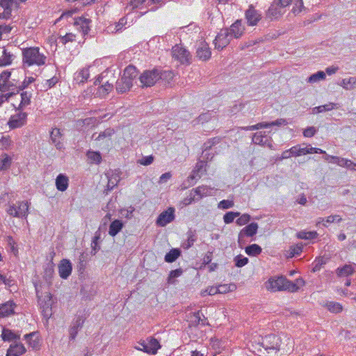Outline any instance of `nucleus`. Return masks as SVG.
Instances as JSON below:
<instances>
[{"mask_svg": "<svg viewBox=\"0 0 356 356\" xmlns=\"http://www.w3.org/2000/svg\"><path fill=\"white\" fill-rule=\"evenodd\" d=\"M133 86V83L129 81H127L123 76L118 79L115 83V89L118 93H124L129 90Z\"/></svg>", "mask_w": 356, "mask_h": 356, "instance_id": "obj_24", "label": "nucleus"}, {"mask_svg": "<svg viewBox=\"0 0 356 356\" xmlns=\"http://www.w3.org/2000/svg\"><path fill=\"white\" fill-rule=\"evenodd\" d=\"M211 118V113L207 111V113L200 114L193 122L196 124H204L209 122Z\"/></svg>", "mask_w": 356, "mask_h": 356, "instance_id": "obj_56", "label": "nucleus"}, {"mask_svg": "<svg viewBox=\"0 0 356 356\" xmlns=\"http://www.w3.org/2000/svg\"><path fill=\"white\" fill-rule=\"evenodd\" d=\"M214 155V153L209 152V151H202L201 156L202 161H200L196 165V168H198V170L203 168L204 163L211 161Z\"/></svg>", "mask_w": 356, "mask_h": 356, "instance_id": "obj_41", "label": "nucleus"}, {"mask_svg": "<svg viewBox=\"0 0 356 356\" xmlns=\"http://www.w3.org/2000/svg\"><path fill=\"white\" fill-rule=\"evenodd\" d=\"M318 236V234L315 231H301L297 234V237L300 239L312 240L315 239Z\"/></svg>", "mask_w": 356, "mask_h": 356, "instance_id": "obj_49", "label": "nucleus"}, {"mask_svg": "<svg viewBox=\"0 0 356 356\" xmlns=\"http://www.w3.org/2000/svg\"><path fill=\"white\" fill-rule=\"evenodd\" d=\"M234 206V202L229 200H222L218 204V208L221 209H228Z\"/></svg>", "mask_w": 356, "mask_h": 356, "instance_id": "obj_63", "label": "nucleus"}, {"mask_svg": "<svg viewBox=\"0 0 356 356\" xmlns=\"http://www.w3.org/2000/svg\"><path fill=\"white\" fill-rule=\"evenodd\" d=\"M1 337L3 341L16 343L19 340L20 335L8 328L2 327Z\"/></svg>", "mask_w": 356, "mask_h": 356, "instance_id": "obj_19", "label": "nucleus"}, {"mask_svg": "<svg viewBox=\"0 0 356 356\" xmlns=\"http://www.w3.org/2000/svg\"><path fill=\"white\" fill-rule=\"evenodd\" d=\"M86 156L91 163L99 164L102 162V154L98 151L88 150Z\"/></svg>", "mask_w": 356, "mask_h": 356, "instance_id": "obj_40", "label": "nucleus"}, {"mask_svg": "<svg viewBox=\"0 0 356 356\" xmlns=\"http://www.w3.org/2000/svg\"><path fill=\"white\" fill-rule=\"evenodd\" d=\"M16 213L19 216H15L16 218H23L26 217L28 215L29 205L27 202L22 201L17 202V205H16Z\"/></svg>", "mask_w": 356, "mask_h": 356, "instance_id": "obj_32", "label": "nucleus"}, {"mask_svg": "<svg viewBox=\"0 0 356 356\" xmlns=\"http://www.w3.org/2000/svg\"><path fill=\"white\" fill-rule=\"evenodd\" d=\"M200 170L193 171L191 175H190L188 178L184 181V182L181 184V189H186L188 187L193 186L195 184V180L197 179V177H198L200 178V175H199V172Z\"/></svg>", "mask_w": 356, "mask_h": 356, "instance_id": "obj_35", "label": "nucleus"}, {"mask_svg": "<svg viewBox=\"0 0 356 356\" xmlns=\"http://www.w3.org/2000/svg\"><path fill=\"white\" fill-rule=\"evenodd\" d=\"M337 159L338 160L337 165H338L339 166L346 167L348 169L354 170L356 171V168H355V167H356V163H353L352 161L348 159L341 157H339V159Z\"/></svg>", "mask_w": 356, "mask_h": 356, "instance_id": "obj_44", "label": "nucleus"}, {"mask_svg": "<svg viewBox=\"0 0 356 356\" xmlns=\"http://www.w3.org/2000/svg\"><path fill=\"white\" fill-rule=\"evenodd\" d=\"M86 318H87V316H86V314L78 316L76 317V318H74L73 320L72 325L76 327L81 329Z\"/></svg>", "mask_w": 356, "mask_h": 356, "instance_id": "obj_57", "label": "nucleus"}, {"mask_svg": "<svg viewBox=\"0 0 356 356\" xmlns=\"http://www.w3.org/2000/svg\"><path fill=\"white\" fill-rule=\"evenodd\" d=\"M266 288L272 291H288L290 292H296L294 286L289 284V280L283 276L277 278L269 279Z\"/></svg>", "mask_w": 356, "mask_h": 356, "instance_id": "obj_2", "label": "nucleus"}, {"mask_svg": "<svg viewBox=\"0 0 356 356\" xmlns=\"http://www.w3.org/2000/svg\"><path fill=\"white\" fill-rule=\"evenodd\" d=\"M12 163V158L7 154L2 155V159L0 161V170L3 171L10 168Z\"/></svg>", "mask_w": 356, "mask_h": 356, "instance_id": "obj_47", "label": "nucleus"}, {"mask_svg": "<svg viewBox=\"0 0 356 356\" xmlns=\"http://www.w3.org/2000/svg\"><path fill=\"white\" fill-rule=\"evenodd\" d=\"M183 273L181 268H177L170 272L168 277V283L169 284H175L176 283V278L180 277Z\"/></svg>", "mask_w": 356, "mask_h": 356, "instance_id": "obj_48", "label": "nucleus"}, {"mask_svg": "<svg viewBox=\"0 0 356 356\" xmlns=\"http://www.w3.org/2000/svg\"><path fill=\"white\" fill-rule=\"evenodd\" d=\"M266 140H264V139H263V132L262 131L257 132L253 134L252 143L256 145H264L266 143Z\"/></svg>", "mask_w": 356, "mask_h": 356, "instance_id": "obj_58", "label": "nucleus"}, {"mask_svg": "<svg viewBox=\"0 0 356 356\" xmlns=\"http://www.w3.org/2000/svg\"><path fill=\"white\" fill-rule=\"evenodd\" d=\"M324 264H325V261L324 260L323 258H321V257L316 258L314 262V266H313L312 271L316 272V271L320 270V269Z\"/></svg>", "mask_w": 356, "mask_h": 356, "instance_id": "obj_62", "label": "nucleus"}, {"mask_svg": "<svg viewBox=\"0 0 356 356\" xmlns=\"http://www.w3.org/2000/svg\"><path fill=\"white\" fill-rule=\"evenodd\" d=\"M245 253L250 257H257L262 252V248L258 244L254 243L245 248Z\"/></svg>", "mask_w": 356, "mask_h": 356, "instance_id": "obj_37", "label": "nucleus"}, {"mask_svg": "<svg viewBox=\"0 0 356 356\" xmlns=\"http://www.w3.org/2000/svg\"><path fill=\"white\" fill-rule=\"evenodd\" d=\"M293 156H300L302 155H306L308 154H323L325 151L318 148L312 147L309 145L305 147H301L300 145L292 147Z\"/></svg>", "mask_w": 356, "mask_h": 356, "instance_id": "obj_11", "label": "nucleus"}, {"mask_svg": "<svg viewBox=\"0 0 356 356\" xmlns=\"http://www.w3.org/2000/svg\"><path fill=\"white\" fill-rule=\"evenodd\" d=\"M69 186V179L64 174H59L56 179V188L61 192L65 191Z\"/></svg>", "mask_w": 356, "mask_h": 356, "instance_id": "obj_26", "label": "nucleus"}, {"mask_svg": "<svg viewBox=\"0 0 356 356\" xmlns=\"http://www.w3.org/2000/svg\"><path fill=\"white\" fill-rule=\"evenodd\" d=\"M120 174L121 172L120 170H115V172H113L112 175L108 177V184L104 192V193L108 194L109 191H111L113 188L118 185L120 181Z\"/></svg>", "mask_w": 356, "mask_h": 356, "instance_id": "obj_20", "label": "nucleus"}, {"mask_svg": "<svg viewBox=\"0 0 356 356\" xmlns=\"http://www.w3.org/2000/svg\"><path fill=\"white\" fill-rule=\"evenodd\" d=\"M138 71L137 68L133 65H129L125 67L122 76L133 83V81L138 76Z\"/></svg>", "mask_w": 356, "mask_h": 356, "instance_id": "obj_27", "label": "nucleus"}, {"mask_svg": "<svg viewBox=\"0 0 356 356\" xmlns=\"http://www.w3.org/2000/svg\"><path fill=\"white\" fill-rule=\"evenodd\" d=\"M186 235L187 239L182 243L181 247L185 250H188L193 245L194 243L197 241V236L196 230L192 229H189L188 230V232H186Z\"/></svg>", "mask_w": 356, "mask_h": 356, "instance_id": "obj_22", "label": "nucleus"}, {"mask_svg": "<svg viewBox=\"0 0 356 356\" xmlns=\"http://www.w3.org/2000/svg\"><path fill=\"white\" fill-rule=\"evenodd\" d=\"M38 47H29L23 49V63L28 66L42 65L45 63L46 56L40 53Z\"/></svg>", "mask_w": 356, "mask_h": 356, "instance_id": "obj_1", "label": "nucleus"}, {"mask_svg": "<svg viewBox=\"0 0 356 356\" xmlns=\"http://www.w3.org/2000/svg\"><path fill=\"white\" fill-rule=\"evenodd\" d=\"M240 214L238 211H228L223 216V220L225 224H230L233 222L235 218L238 217Z\"/></svg>", "mask_w": 356, "mask_h": 356, "instance_id": "obj_52", "label": "nucleus"}, {"mask_svg": "<svg viewBox=\"0 0 356 356\" xmlns=\"http://www.w3.org/2000/svg\"><path fill=\"white\" fill-rule=\"evenodd\" d=\"M238 217L239 218L236 220V223L239 226L246 225L251 220L250 215L248 213L240 215Z\"/></svg>", "mask_w": 356, "mask_h": 356, "instance_id": "obj_59", "label": "nucleus"}, {"mask_svg": "<svg viewBox=\"0 0 356 356\" xmlns=\"http://www.w3.org/2000/svg\"><path fill=\"white\" fill-rule=\"evenodd\" d=\"M318 129L315 127H307L304 129L302 134L305 137L311 138L313 137L317 132Z\"/></svg>", "mask_w": 356, "mask_h": 356, "instance_id": "obj_61", "label": "nucleus"}, {"mask_svg": "<svg viewBox=\"0 0 356 356\" xmlns=\"http://www.w3.org/2000/svg\"><path fill=\"white\" fill-rule=\"evenodd\" d=\"M159 72V81L161 80L169 83L174 77V72L172 70H163L161 68L158 67Z\"/></svg>", "mask_w": 356, "mask_h": 356, "instance_id": "obj_36", "label": "nucleus"}, {"mask_svg": "<svg viewBox=\"0 0 356 356\" xmlns=\"http://www.w3.org/2000/svg\"><path fill=\"white\" fill-rule=\"evenodd\" d=\"M15 56L8 52L7 49H4L3 51V55L0 58V67H5L12 63L13 59Z\"/></svg>", "mask_w": 356, "mask_h": 356, "instance_id": "obj_39", "label": "nucleus"}, {"mask_svg": "<svg viewBox=\"0 0 356 356\" xmlns=\"http://www.w3.org/2000/svg\"><path fill=\"white\" fill-rule=\"evenodd\" d=\"M55 256V252H52L51 253V260L47 264L44 269V275L43 277L45 280L46 282H51V279L53 277L54 273V264L53 262L54 257Z\"/></svg>", "mask_w": 356, "mask_h": 356, "instance_id": "obj_23", "label": "nucleus"}, {"mask_svg": "<svg viewBox=\"0 0 356 356\" xmlns=\"http://www.w3.org/2000/svg\"><path fill=\"white\" fill-rule=\"evenodd\" d=\"M325 73L323 71H318L308 77L307 81L314 83L325 79Z\"/></svg>", "mask_w": 356, "mask_h": 356, "instance_id": "obj_50", "label": "nucleus"}, {"mask_svg": "<svg viewBox=\"0 0 356 356\" xmlns=\"http://www.w3.org/2000/svg\"><path fill=\"white\" fill-rule=\"evenodd\" d=\"M291 3H294L291 12L296 15H298L302 10L305 9L302 0H293Z\"/></svg>", "mask_w": 356, "mask_h": 356, "instance_id": "obj_54", "label": "nucleus"}, {"mask_svg": "<svg viewBox=\"0 0 356 356\" xmlns=\"http://www.w3.org/2000/svg\"><path fill=\"white\" fill-rule=\"evenodd\" d=\"M281 339L275 334H270L262 337L259 345L262 346L268 353L270 350L279 351L280 348Z\"/></svg>", "mask_w": 356, "mask_h": 356, "instance_id": "obj_6", "label": "nucleus"}, {"mask_svg": "<svg viewBox=\"0 0 356 356\" xmlns=\"http://www.w3.org/2000/svg\"><path fill=\"white\" fill-rule=\"evenodd\" d=\"M15 85L10 81H3L0 83V90L3 92L13 90Z\"/></svg>", "mask_w": 356, "mask_h": 356, "instance_id": "obj_64", "label": "nucleus"}, {"mask_svg": "<svg viewBox=\"0 0 356 356\" xmlns=\"http://www.w3.org/2000/svg\"><path fill=\"white\" fill-rule=\"evenodd\" d=\"M258 227L257 222H251L243 227L238 234V243L241 245L245 236H254L257 233Z\"/></svg>", "mask_w": 356, "mask_h": 356, "instance_id": "obj_12", "label": "nucleus"}, {"mask_svg": "<svg viewBox=\"0 0 356 356\" xmlns=\"http://www.w3.org/2000/svg\"><path fill=\"white\" fill-rule=\"evenodd\" d=\"M26 351L24 346L21 342L12 343L7 350L6 356H20Z\"/></svg>", "mask_w": 356, "mask_h": 356, "instance_id": "obj_18", "label": "nucleus"}, {"mask_svg": "<svg viewBox=\"0 0 356 356\" xmlns=\"http://www.w3.org/2000/svg\"><path fill=\"white\" fill-rule=\"evenodd\" d=\"M158 67H154L152 70H146L139 76L140 87L148 88L153 86L159 81Z\"/></svg>", "mask_w": 356, "mask_h": 356, "instance_id": "obj_4", "label": "nucleus"}, {"mask_svg": "<svg viewBox=\"0 0 356 356\" xmlns=\"http://www.w3.org/2000/svg\"><path fill=\"white\" fill-rule=\"evenodd\" d=\"M228 30L232 38L236 39L241 38L245 31L244 26H242V19L236 20Z\"/></svg>", "mask_w": 356, "mask_h": 356, "instance_id": "obj_17", "label": "nucleus"}, {"mask_svg": "<svg viewBox=\"0 0 356 356\" xmlns=\"http://www.w3.org/2000/svg\"><path fill=\"white\" fill-rule=\"evenodd\" d=\"M161 348L159 341L153 337H147L145 340L138 342L136 348L151 355H155Z\"/></svg>", "mask_w": 356, "mask_h": 356, "instance_id": "obj_3", "label": "nucleus"}, {"mask_svg": "<svg viewBox=\"0 0 356 356\" xmlns=\"http://www.w3.org/2000/svg\"><path fill=\"white\" fill-rule=\"evenodd\" d=\"M63 134L58 128H53L50 131V140L51 144L54 145L58 150L64 148L63 143L61 142Z\"/></svg>", "mask_w": 356, "mask_h": 356, "instance_id": "obj_16", "label": "nucleus"}, {"mask_svg": "<svg viewBox=\"0 0 356 356\" xmlns=\"http://www.w3.org/2000/svg\"><path fill=\"white\" fill-rule=\"evenodd\" d=\"M3 284L6 287H12L15 285V281L10 276L7 277L6 275L0 273V285Z\"/></svg>", "mask_w": 356, "mask_h": 356, "instance_id": "obj_55", "label": "nucleus"}, {"mask_svg": "<svg viewBox=\"0 0 356 356\" xmlns=\"http://www.w3.org/2000/svg\"><path fill=\"white\" fill-rule=\"evenodd\" d=\"M213 190V188L205 185L200 186L195 188H193L191 191L198 196L197 197L199 200L204 197L211 195V191Z\"/></svg>", "mask_w": 356, "mask_h": 356, "instance_id": "obj_28", "label": "nucleus"}, {"mask_svg": "<svg viewBox=\"0 0 356 356\" xmlns=\"http://www.w3.org/2000/svg\"><path fill=\"white\" fill-rule=\"evenodd\" d=\"M35 288L37 296L38 298V302L40 303V305H42V307H43L42 312H44L45 309L49 308L51 306V304H52L51 296L49 293H47V295L44 296V298L43 299H42L39 296L38 288L35 284Z\"/></svg>", "mask_w": 356, "mask_h": 356, "instance_id": "obj_30", "label": "nucleus"}, {"mask_svg": "<svg viewBox=\"0 0 356 356\" xmlns=\"http://www.w3.org/2000/svg\"><path fill=\"white\" fill-rule=\"evenodd\" d=\"M27 122V113L25 112H19L10 116L7 124L10 129L20 128L25 125Z\"/></svg>", "mask_w": 356, "mask_h": 356, "instance_id": "obj_10", "label": "nucleus"}, {"mask_svg": "<svg viewBox=\"0 0 356 356\" xmlns=\"http://www.w3.org/2000/svg\"><path fill=\"white\" fill-rule=\"evenodd\" d=\"M229 33L228 29H225L218 33L213 41L216 49L222 50L229 44L232 38Z\"/></svg>", "mask_w": 356, "mask_h": 356, "instance_id": "obj_8", "label": "nucleus"}, {"mask_svg": "<svg viewBox=\"0 0 356 356\" xmlns=\"http://www.w3.org/2000/svg\"><path fill=\"white\" fill-rule=\"evenodd\" d=\"M181 251L179 248H172L165 255L164 260L167 263L175 261L181 255Z\"/></svg>", "mask_w": 356, "mask_h": 356, "instance_id": "obj_33", "label": "nucleus"}, {"mask_svg": "<svg viewBox=\"0 0 356 356\" xmlns=\"http://www.w3.org/2000/svg\"><path fill=\"white\" fill-rule=\"evenodd\" d=\"M172 56L182 65H189L192 63V55L190 51L181 45L176 44L172 47Z\"/></svg>", "mask_w": 356, "mask_h": 356, "instance_id": "obj_5", "label": "nucleus"}, {"mask_svg": "<svg viewBox=\"0 0 356 356\" xmlns=\"http://www.w3.org/2000/svg\"><path fill=\"white\" fill-rule=\"evenodd\" d=\"M290 4V2H287L286 3L284 2L280 1V0H274L268 9L267 16L270 18H277L284 13L282 9L289 6Z\"/></svg>", "mask_w": 356, "mask_h": 356, "instance_id": "obj_9", "label": "nucleus"}, {"mask_svg": "<svg viewBox=\"0 0 356 356\" xmlns=\"http://www.w3.org/2000/svg\"><path fill=\"white\" fill-rule=\"evenodd\" d=\"M245 19L249 26H255L261 19V14L257 10L253 5H250L248 9L245 12Z\"/></svg>", "mask_w": 356, "mask_h": 356, "instance_id": "obj_13", "label": "nucleus"}, {"mask_svg": "<svg viewBox=\"0 0 356 356\" xmlns=\"http://www.w3.org/2000/svg\"><path fill=\"white\" fill-rule=\"evenodd\" d=\"M323 305L325 306L329 312H341L343 309L340 303L333 301H323Z\"/></svg>", "mask_w": 356, "mask_h": 356, "instance_id": "obj_43", "label": "nucleus"}, {"mask_svg": "<svg viewBox=\"0 0 356 356\" xmlns=\"http://www.w3.org/2000/svg\"><path fill=\"white\" fill-rule=\"evenodd\" d=\"M113 88L112 83H109L108 81L104 84L100 86L98 88L97 94L99 96L106 95L109 91H111Z\"/></svg>", "mask_w": 356, "mask_h": 356, "instance_id": "obj_53", "label": "nucleus"}, {"mask_svg": "<svg viewBox=\"0 0 356 356\" xmlns=\"http://www.w3.org/2000/svg\"><path fill=\"white\" fill-rule=\"evenodd\" d=\"M72 265L69 259H63L58 264V273L62 279L66 280L71 275Z\"/></svg>", "mask_w": 356, "mask_h": 356, "instance_id": "obj_15", "label": "nucleus"}, {"mask_svg": "<svg viewBox=\"0 0 356 356\" xmlns=\"http://www.w3.org/2000/svg\"><path fill=\"white\" fill-rule=\"evenodd\" d=\"M355 272V267L350 264H345L343 266L338 267L336 269V273L338 277H348Z\"/></svg>", "mask_w": 356, "mask_h": 356, "instance_id": "obj_31", "label": "nucleus"}, {"mask_svg": "<svg viewBox=\"0 0 356 356\" xmlns=\"http://www.w3.org/2000/svg\"><path fill=\"white\" fill-rule=\"evenodd\" d=\"M339 85L346 90H353L356 87V77L343 79Z\"/></svg>", "mask_w": 356, "mask_h": 356, "instance_id": "obj_42", "label": "nucleus"}, {"mask_svg": "<svg viewBox=\"0 0 356 356\" xmlns=\"http://www.w3.org/2000/svg\"><path fill=\"white\" fill-rule=\"evenodd\" d=\"M124 223L122 220L115 219L112 221L109 225L108 234L111 236H115L124 227Z\"/></svg>", "mask_w": 356, "mask_h": 356, "instance_id": "obj_29", "label": "nucleus"}, {"mask_svg": "<svg viewBox=\"0 0 356 356\" xmlns=\"http://www.w3.org/2000/svg\"><path fill=\"white\" fill-rule=\"evenodd\" d=\"M234 262L236 267L242 268L248 264L249 259L242 254H238L234 258Z\"/></svg>", "mask_w": 356, "mask_h": 356, "instance_id": "obj_51", "label": "nucleus"}, {"mask_svg": "<svg viewBox=\"0 0 356 356\" xmlns=\"http://www.w3.org/2000/svg\"><path fill=\"white\" fill-rule=\"evenodd\" d=\"M24 339L33 349L40 348V339L38 332H32L24 336Z\"/></svg>", "mask_w": 356, "mask_h": 356, "instance_id": "obj_21", "label": "nucleus"}, {"mask_svg": "<svg viewBox=\"0 0 356 356\" xmlns=\"http://www.w3.org/2000/svg\"><path fill=\"white\" fill-rule=\"evenodd\" d=\"M17 309V305L12 300L0 304V312H15Z\"/></svg>", "mask_w": 356, "mask_h": 356, "instance_id": "obj_45", "label": "nucleus"}, {"mask_svg": "<svg viewBox=\"0 0 356 356\" xmlns=\"http://www.w3.org/2000/svg\"><path fill=\"white\" fill-rule=\"evenodd\" d=\"M175 209L174 207H168L162 211L157 217L156 224L159 227H165L175 220Z\"/></svg>", "mask_w": 356, "mask_h": 356, "instance_id": "obj_7", "label": "nucleus"}, {"mask_svg": "<svg viewBox=\"0 0 356 356\" xmlns=\"http://www.w3.org/2000/svg\"><path fill=\"white\" fill-rule=\"evenodd\" d=\"M211 56V51L208 43L205 41L201 42L196 50V57L200 60L207 61Z\"/></svg>", "mask_w": 356, "mask_h": 356, "instance_id": "obj_14", "label": "nucleus"}, {"mask_svg": "<svg viewBox=\"0 0 356 356\" xmlns=\"http://www.w3.org/2000/svg\"><path fill=\"white\" fill-rule=\"evenodd\" d=\"M114 134V130L111 128H108L105 129L104 131L101 132L97 137L95 138L96 140H100L105 138H109Z\"/></svg>", "mask_w": 356, "mask_h": 356, "instance_id": "obj_60", "label": "nucleus"}, {"mask_svg": "<svg viewBox=\"0 0 356 356\" xmlns=\"http://www.w3.org/2000/svg\"><path fill=\"white\" fill-rule=\"evenodd\" d=\"M89 77L90 73L88 68H83L76 74L74 80L77 83L82 84L87 81Z\"/></svg>", "mask_w": 356, "mask_h": 356, "instance_id": "obj_38", "label": "nucleus"}, {"mask_svg": "<svg viewBox=\"0 0 356 356\" xmlns=\"http://www.w3.org/2000/svg\"><path fill=\"white\" fill-rule=\"evenodd\" d=\"M100 242H101V232L99 229H98L97 232H95V235L92 239L91 253L92 254H95L100 250V245H99Z\"/></svg>", "mask_w": 356, "mask_h": 356, "instance_id": "obj_34", "label": "nucleus"}, {"mask_svg": "<svg viewBox=\"0 0 356 356\" xmlns=\"http://www.w3.org/2000/svg\"><path fill=\"white\" fill-rule=\"evenodd\" d=\"M203 314V313H201ZM189 326H196L198 325H205L208 324L207 318L202 315L203 318H201L200 313H190Z\"/></svg>", "mask_w": 356, "mask_h": 356, "instance_id": "obj_25", "label": "nucleus"}, {"mask_svg": "<svg viewBox=\"0 0 356 356\" xmlns=\"http://www.w3.org/2000/svg\"><path fill=\"white\" fill-rule=\"evenodd\" d=\"M91 22L90 19L84 18V17H79L76 19L74 24L80 25L81 24V29L84 35L88 34L90 29L88 26V24Z\"/></svg>", "mask_w": 356, "mask_h": 356, "instance_id": "obj_46", "label": "nucleus"}]
</instances>
